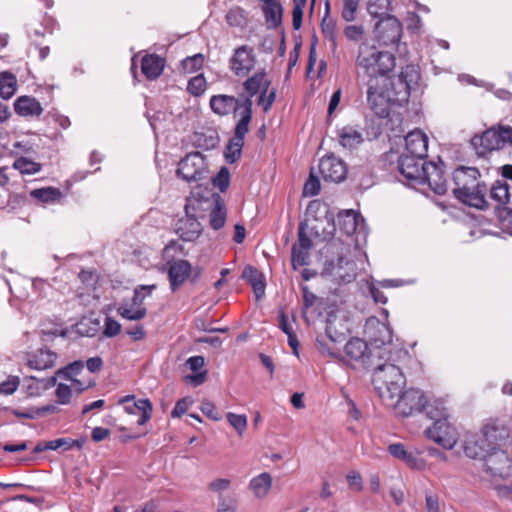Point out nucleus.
I'll return each instance as SVG.
<instances>
[{"label": "nucleus", "mask_w": 512, "mask_h": 512, "mask_svg": "<svg viewBox=\"0 0 512 512\" xmlns=\"http://www.w3.org/2000/svg\"><path fill=\"white\" fill-rule=\"evenodd\" d=\"M30 195L42 202H55L62 196L61 191L58 188L46 187L41 189H34L30 192Z\"/></svg>", "instance_id": "09e8293b"}, {"label": "nucleus", "mask_w": 512, "mask_h": 512, "mask_svg": "<svg viewBox=\"0 0 512 512\" xmlns=\"http://www.w3.org/2000/svg\"><path fill=\"white\" fill-rule=\"evenodd\" d=\"M16 77L9 72L0 73V97L11 98L16 92Z\"/></svg>", "instance_id": "37998d69"}, {"label": "nucleus", "mask_w": 512, "mask_h": 512, "mask_svg": "<svg viewBox=\"0 0 512 512\" xmlns=\"http://www.w3.org/2000/svg\"><path fill=\"white\" fill-rule=\"evenodd\" d=\"M190 273L191 265L187 260L175 261L168 271L172 290L175 291L180 285H182Z\"/></svg>", "instance_id": "a878e982"}, {"label": "nucleus", "mask_w": 512, "mask_h": 512, "mask_svg": "<svg viewBox=\"0 0 512 512\" xmlns=\"http://www.w3.org/2000/svg\"><path fill=\"white\" fill-rule=\"evenodd\" d=\"M15 112L24 117L40 116L43 108L38 100L30 96H20L14 103Z\"/></svg>", "instance_id": "bb28decb"}, {"label": "nucleus", "mask_w": 512, "mask_h": 512, "mask_svg": "<svg viewBox=\"0 0 512 512\" xmlns=\"http://www.w3.org/2000/svg\"><path fill=\"white\" fill-rule=\"evenodd\" d=\"M419 73L414 66H406L402 69L397 81L393 84L396 90L394 101L403 104L408 102L411 90L418 85Z\"/></svg>", "instance_id": "4468645a"}, {"label": "nucleus", "mask_w": 512, "mask_h": 512, "mask_svg": "<svg viewBox=\"0 0 512 512\" xmlns=\"http://www.w3.org/2000/svg\"><path fill=\"white\" fill-rule=\"evenodd\" d=\"M229 69L236 77H247L257 64V55L252 46L244 44L236 47L229 58Z\"/></svg>", "instance_id": "9d476101"}, {"label": "nucleus", "mask_w": 512, "mask_h": 512, "mask_svg": "<svg viewBox=\"0 0 512 512\" xmlns=\"http://www.w3.org/2000/svg\"><path fill=\"white\" fill-rule=\"evenodd\" d=\"M506 143L511 144V137L507 132V128L503 126L488 129L481 135H475L471 139V145L479 155H484L488 151L498 150Z\"/></svg>", "instance_id": "1a4fd4ad"}, {"label": "nucleus", "mask_w": 512, "mask_h": 512, "mask_svg": "<svg viewBox=\"0 0 512 512\" xmlns=\"http://www.w3.org/2000/svg\"><path fill=\"white\" fill-rule=\"evenodd\" d=\"M426 410L427 416L435 421H444V419H448L447 409L444 406L443 401L434 400L432 403L425 404L423 408Z\"/></svg>", "instance_id": "49530a36"}, {"label": "nucleus", "mask_w": 512, "mask_h": 512, "mask_svg": "<svg viewBox=\"0 0 512 512\" xmlns=\"http://www.w3.org/2000/svg\"><path fill=\"white\" fill-rule=\"evenodd\" d=\"M379 358L383 364L376 366L373 373V384L383 402H391L400 395L405 385L404 375L399 364L408 358L405 349L394 347L381 350Z\"/></svg>", "instance_id": "f257e3e1"}, {"label": "nucleus", "mask_w": 512, "mask_h": 512, "mask_svg": "<svg viewBox=\"0 0 512 512\" xmlns=\"http://www.w3.org/2000/svg\"><path fill=\"white\" fill-rule=\"evenodd\" d=\"M13 167L22 174L33 175L40 171L41 164L26 157H20L14 161Z\"/></svg>", "instance_id": "8fccbe9b"}, {"label": "nucleus", "mask_w": 512, "mask_h": 512, "mask_svg": "<svg viewBox=\"0 0 512 512\" xmlns=\"http://www.w3.org/2000/svg\"><path fill=\"white\" fill-rule=\"evenodd\" d=\"M365 335L376 348L384 347V349L393 348L392 330L390 327L379 321L377 318H369L365 324Z\"/></svg>", "instance_id": "ddd939ff"}, {"label": "nucleus", "mask_w": 512, "mask_h": 512, "mask_svg": "<svg viewBox=\"0 0 512 512\" xmlns=\"http://www.w3.org/2000/svg\"><path fill=\"white\" fill-rule=\"evenodd\" d=\"M201 201L195 196L187 199L185 205V217L178 220L176 225V233L186 242L195 241L202 232V226L197 220V212L200 210Z\"/></svg>", "instance_id": "423d86ee"}, {"label": "nucleus", "mask_w": 512, "mask_h": 512, "mask_svg": "<svg viewBox=\"0 0 512 512\" xmlns=\"http://www.w3.org/2000/svg\"><path fill=\"white\" fill-rule=\"evenodd\" d=\"M243 104H240L239 100L234 96L229 95H214L210 99V107L218 115L224 116L232 112H235L240 107L244 110Z\"/></svg>", "instance_id": "4be33fe9"}, {"label": "nucleus", "mask_w": 512, "mask_h": 512, "mask_svg": "<svg viewBox=\"0 0 512 512\" xmlns=\"http://www.w3.org/2000/svg\"><path fill=\"white\" fill-rule=\"evenodd\" d=\"M193 400L189 397L182 398L178 400L171 412V416L174 418H179L184 415L188 408L192 405Z\"/></svg>", "instance_id": "338daca9"}, {"label": "nucleus", "mask_w": 512, "mask_h": 512, "mask_svg": "<svg viewBox=\"0 0 512 512\" xmlns=\"http://www.w3.org/2000/svg\"><path fill=\"white\" fill-rule=\"evenodd\" d=\"M489 451L485 442H482L480 435L472 436L465 442L464 452L470 458L482 460Z\"/></svg>", "instance_id": "4c0bfd02"}, {"label": "nucleus", "mask_w": 512, "mask_h": 512, "mask_svg": "<svg viewBox=\"0 0 512 512\" xmlns=\"http://www.w3.org/2000/svg\"><path fill=\"white\" fill-rule=\"evenodd\" d=\"M389 81L367 80V103L370 109L380 118H385L390 113L389 97L385 94V88Z\"/></svg>", "instance_id": "9b49d317"}, {"label": "nucleus", "mask_w": 512, "mask_h": 512, "mask_svg": "<svg viewBox=\"0 0 512 512\" xmlns=\"http://www.w3.org/2000/svg\"><path fill=\"white\" fill-rule=\"evenodd\" d=\"M326 16L323 18L321 23V30L323 33V36L326 40L331 42V47L333 50L337 47V32H336V26L333 20H331L328 17L329 13V4L326 5Z\"/></svg>", "instance_id": "a18cd8bd"}, {"label": "nucleus", "mask_w": 512, "mask_h": 512, "mask_svg": "<svg viewBox=\"0 0 512 512\" xmlns=\"http://www.w3.org/2000/svg\"><path fill=\"white\" fill-rule=\"evenodd\" d=\"M227 24L233 28L244 29L247 27L249 22L248 12L240 7H231L225 15Z\"/></svg>", "instance_id": "58836bf2"}, {"label": "nucleus", "mask_w": 512, "mask_h": 512, "mask_svg": "<svg viewBox=\"0 0 512 512\" xmlns=\"http://www.w3.org/2000/svg\"><path fill=\"white\" fill-rule=\"evenodd\" d=\"M356 65L363 70L367 80L389 81L386 77L395 67V57L387 51H379L367 42L360 43Z\"/></svg>", "instance_id": "7ed1b4c3"}, {"label": "nucleus", "mask_w": 512, "mask_h": 512, "mask_svg": "<svg viewBox=\"0 0 512 512\" xmlns=\"http://www.w3.org/2000/svg\"><path fill=\"white\" fill-rule=\"evenodd\" d=\"M58 409L55 405H45L40 408H29L25 411H20L18 409H12L11 412L18 418L25 419H35L39 416H42L46 413H54Z\"/></svg>", "instance_id": "de8ad7c7"}, {"label": "nucleus", "mask_w": 512, "mask_h": 512, "mask_svg": "<svg viewBox=\"0 0 512 512\" xmlns=\"http://www.w3.org/2000/svg\"><path fill=\"white\" fill-rule=\"evenodd\" d=\"M482 442H485L486 446L491 449H498L500 442H502L507 436V431L503 427H499L496 424H487L480 434Z\"/></svg>", "instance_id": "c85d7f7f"}, {"label": "nucleus", "mask_w": 512, "mask_h": 512, "mask_svg": "<svg viewBox=\"0 0 512 512\" xmlns=\"http://www.w3.org/2000/svg\"><path fill=\"white\" fill-rule=\"evenodd\" d=\"M227 421L242 436L247 428V417L243 414L227 413Z\"/></svg>", "instance_id": "4d7b16f0"}, {"label": "nucleus", "mask_w": 512, "mask_h": 512, "mask_svg": "<svg viewBox=\"0 0 512 512\" xmlns=\"http://www.w3.org/2000/svg\"><path fill=\"white\" fill-rule=\"evenodd\" d=\"M262 12L268 28L276 29L282 24L283 7L280 2L262 6Z\"/></svg>", "instance_id": "e433bc0d"}, {"label": "nucleus", "mask_w": 512, "mask_h": 512, "mask_svg": "<svg viewBox=\"0 0 512 512\" xmlns=\"http://www.w3.org/2000/svg\"><path fill=\"white\" fill-rule=\"evenodd\" d=\"M426 436L445 449H453L458 441L456 428L448 421H435L425 430Z\"/></svg>", "instance_id": "f8f14e48"}, {"label": "nucleus", "mask_w": 512, "mask_h": 512, "mask_svg": "<svg viewBox=\"0 0 512 512\" xmlns=\"http://www.w3.org/2000/svg\"><path fill=\"white\" fill-rule=\"evenodd\" d=\"M343 33L349 41L353 42H364L363 38L365 35V29L362 25L351 24L347 25Z\"/></svg>", "instance_id": "13d9d810"}, {"label": "nucleus", "mask_w": 512, "mask_h": 512, "mask_svg": "<svg viewBox=\"0 0 512 512\" xmlns=\"http://www.w3.org/2000/svg\"><path fill=\"white\" fill-rule=\"evenodd\" d=\"M338 136L340 144L348 149H354L363 142L362 133L351 126L341 128Z\"/></svg>", "instance_id": "c9c22d12"}, {"label": "nucleus", "mask_w": 512, "mask_h": 512, "mask_svg": "<svg viewBox=\"0 0 512 512\" xmlns=\"http://www.w3.org/2000/svg\"><path fill=\"white\" fill-rule=\"evenodd\" d=\"M388 451L393 457L403 461L411 468L421 469L424 466L423 461L418 457L419 453L407 450L401 443L389 445Z\"/></svg>", "instance_id": "b1692460"}, {"label": "nucleus", "mask_w": 512, "mask_h": 512, "mask_svg": "<svg viewBox=\"0 0 512 512\" xmlns=\"http://www.w3.org/2000/svg\"><path fill=\"white\" fill-rule=\"evenodd\" d=\"M206 88V80L202 75H198L189 80L187 90L194 96L201 95Z\"/></svg>", "instance_id": "052dcab7"}, {"label": "nucleus", "mask_w": 512, "mask_h": 512, "mask_svg": "<svg viewBox=\"0 0 512 512\" xmlns=\"http://www.w3.org/2000/svg\"><path fill=\"white\" fill-rule=\"evenodd\" d=\"M56 385V378L49 377L45 379H37L35 377H26L23 381V390L29 397H38L44 391Z\"/></svg>", "instance_id": "393cba45"}, {"label": "nucleus", "mask_w": 512, "mask_h": 512, "mask_svg": "<svg viewBox=\"0 0 512 512\" xmlns=\"http://www.w3.org/2000/svg\"><path fill=\"white\" fill-rule=\"evenodd\" d=\"M118 314L127 320L138 321L143 319L147 315V309L145 306H131L128 303H123L117 308Z\"/></svg>", "instance_id": "79ce46f5"}, {"label": "nucleus", "mask_w": 512, "mask_h": 512, "mask_svg": "<svg viewBox=\"0 0 512 512\" xmlns=\"http://www.w3.org/2000/svg\"><path fill=\"white\" fill-rule=\"evenodd\" d=\"M204 63V56L202 54H195L189 56L182 61L183 71L186 73H194L198 71Z\"/></svg>", "instance_id": "6e6d98bb"}, {"label": "nucleus", "mask_w": 512, "mask_h": 512, "mask_svg": "<svg viewBox=\"0 0 512 512\" xmlns=\"http://www.w3.org/2000/svg\"><path fill=\"white\" fill-rule=\"evenodd\" d=\"M57 402L66 405L70 402L72 396L71 387L67 384L59 383L55 391Z\"/></svg>", "instance_id": "e2e57ef3"}, {"label": "nucleus", "mask_w": 512, "mask_h": 512, "mask_svg": "<svg viewBox=\"0 0 512 512\" xmlns=\"http://www.w3.org/2000/svg\"><path fill=\"white\" fill-rule=\"evenodd\" d=\"M385 405L393 407L395 413L402 417H407L415 412H421L426 404L424 394L418 389H408L403 391L391 402H384Z\"/></svg>", "instance_id": "0eeeda50"}, {"label": "nucleus", "mask_w": 512, "mask_h": 512, "mask_svg": "<svg viewBox=\"0 0 512 512\" xmlns=\"http://www.w3.org/2000/svg\"><path fill=\"white\" fill-rule=\"evenodd\" d=\"M207 172L206 157L196 151L187 154L180 160L176 175L186 182H196L205 178Z\"/></svg>", "instance_id": "6e6552de"}, {"label": "nucleus", "mask_w": 512, "mask_h": 512, "mask_svg": "<svg viewBox=\"0 0 512 512\" xmlns=\"http://www.w3.org/2000/svg\"><path fill=\"white\" fill-rule=\"evenodd\" d=\"M390 5V0H370L367 11L372 17H385L390 10Z\"/></svg>", "instance_id": "603ef678"}, {"label": "nucleus", "mask_w": 512, "mask_h": 512, "mask_svg": "<svg viewBox=\"0 0 512 512\" xmlns=\"http://www.w3.org/2000/svg\"><path fill=\"white\" fill-rule=\"evenodd\" d=\"M164 66V59L156 54L145 55L142 58L141 70L149 80L157 79L161 75Z\"/></svg>", "instance_id": "cd10ccee"}, {"label": "nucleus", "mask_w": 512, "mask_h": 512, "mask_svg": "<svg viewBox=\"0 0 512 512\" xmlns=\"http://www.w3.org/2000/svg\"><path fill=\"white\" fill-rule=\"evenodd\" d=\"M423 159L415 156L401 155L398 161L400 173L408 180L423 184V175H425L426 164H428Z\"/></svg>", "instance_id": "f3484780"}, {"label": "nucleus", "mask_w": 512, "mask_h": 512, "mask_svg": "<svg viewBox=\"0 0 512 512\" xmlns=\"http://www.w3.org/2000/svg\"><path fill=\"white\" fill-rule=\"evenodd\" d=\"M320 191V181L317 177L313 176L312 174L307 179V181L304 184L303 187V195L304 196H315Z\"/></svg>", "instance_id": "69168bd1"}, {"label": "nucleus", "mask_w": 512, "mask_h": 512, "mask_svg": "<svg viewBox=\"0 0 512 512\" xmlns=\"http://www.w3.org/2000/svg\"><path fill=\"white\" fill-rule=\"evenodd\" d=\"M511 460L505 451L491 449L482 458V468L491 476L503 477L509 473Z\"/></svg>", "instance_id": "2eb2a0df"}, {"label": "nucleus", "mask_w": 512, "mask_h": 512, "mask_svg": "<svg viewBox=\"0 0 512 512\" xmlns=\"http://www.w3.org/2000/svg\"><path fill=\"white\" fill-rule=\"evenodd\" d=\"M212 183L221 192H225L230 183V172L226 167H222L216 176L212 178Z\"/></svg>", "instance_id": "bf43d9fd"}, {"label": "nucleus", "mask_w": 512, "mask_h": 512, "mask_svg": "<svg viewBox=\"0 0 512 512\" xmlns=\"http://www.w3.org/2000/svg\"><path fill=\"white\" fill-rule=\"evenodd\" d=\"M348 328L345 321L336 314H329L326 320L325 337L331 343H339L345 339Z\"/></svg>", "instance_id": "5701e85b"}, {"label": "nucleus", "mask_w": 512, "mask_h": 512, "mask_svg": "<svg viewBox=\"0 0 512 512\" xmlns=\"http://www.w3.org/2000/svg\"><path fill=\"white\" fill-rule=\"evenodd\" d=\"M319 171L325 181L335 183L343 181L347 174L344 162L333 155L321 159Z\"/></svg>", "instance_id": "6ab92c4d"}, {"label": "nucleus", "mask_w": 512, "mask_h": 512, "mask_svg": "<svg viewBox=\"0 0 512 512\" xmlns=\"http://www.w3.org/2000/svg\"><path fill=\"white\" fill-rule=\"evenodd\" d=\"M425 183L438 195H443L447 191V182L442 169L432 162L426 164L425 175H423V184Z\"/></svg>", "instance_id": "412c9836"}, {"label": "nucleus", "mask_w": 512, "mask_h": 512, "mask_svg": "<svg viewBox=\"0 0 512 512\" xmlns=\"http://www.w3.org/2000/svg\"><path fill=\"white\" fill-rule=\"evenodd\" d=\"M406 152L404 155L425 158L428 152V138L420 130H414L405 137Z\"/></svg>", "instance_id": "aec40b11"}, {"label": "nucleus", "mask_w": 512, "mask_h": 512, "mask_svg": "<svg viewBox=\"0 0 512 512\" xmlns=\"http://www.w3.org/2000/svg\"><path fill=\"white\" fill-rule=\"evenodd\" d=\"M235 502L233 497L220 495L218 497L217 512H236Z\"/></svg>", "instance_id": "774afa93"}, {"label": "nucleus", "mask_w": 512, "mask_h": 512, "mask_svg": "<svg viewBox=\"0 0 512 512\" xmlns=\"http://www.w3.org/2000/svg\"><path fill=\"white\" fill-rule=\"evenodd\" d=\"M56 353L48 349H39L28 359V365L35 370H45L54 366Z\"/></svg>", "instance_id": "2f4dec72"}, {"label": "nucleus", "mask_w": 512, "mask_h": 512, "mask_svg": "<svg viewBox=\"0 0 512 512\" xmlns=\"http://www.w3.org/2000/svg\"><path fill=\"white\" fill-rule=\"evenodd\" d=\"M156 288V285H141L135 288L134 295L129 303L131 306H144V299L151 294V292Z\"/></svg>", "instance_id": "5fc2aeb1"}, {"label": "nucleus", "mask_w": 512, "mask_h": 512, "mask_svg": "<svg viewBox=\"0 0 512 512\" xmlns=\"http://www.w3.org/2000/svg\"><path fill=\"white\" fill-rule=\"evenodd\" d=\"M375 32L382 44H396L402 36V25L395 16L386 15L376 23Z\"/></svg>", "instance_id": "dca6fc26"}, {"label": "nucleus", "mask_w": 512, "mask_h": 512, "mask_svg": "<svg viewBox=\"0 0 512 512\" xmlns=\"http://www.w3.org/2000/svg\"><path fill=\"white\" fill-rule=\"evenodd\" d=\"M231 486V480L228 478H216L212 480L209 485L208 489L211 492L218 493V497L222 495V492L228 490Z\"/></svg>", "instance_id": "0e129e2a"}, {"label": "nucleus", "mask_w": 512, "mask_h": 512, "mask_svg": "<svg viewBox=\"0 0 512 512\" xmlns=\"http://www.w3.org/2000/svg\"><path fill=\"white\" fill-rule=\"evenodd\" d=\"M339 229L346 235H352L357 229V214L353 210L340 212L337 217Z\"/></svg>", "instance_id": "ea45409f"}, {"label": "nucleus", "mask_w": 512, "mask_h": 512, "mask_svg": "<svg viewBox=\"0 0 512 512\" xmlns=\"http://www.w3.org/2000/svg\"><path fill=\"white\" fill-rule=\"evenodd\" d=\"M212 204H213V208L210 212V217H209L210 226L214 230H219L222 227H224L225 222H226L227 213H226L225 203L219 194L213 193L212 194Z\"/></svg>", "instance_id": "c756f323"}, {"label": "nucleus", "mask_w": 512, "mask_h": 512, "mask_svg": "<svg viewBox=\"0 0 512 512\" xmlns=\"http://www.w3.org/2000/svg\"><path fill=\"white\" fill-rule=\"evenodd\" d=\"M124 410L128 414L139 415L138 425H144L152 415L153 407L148 399H139L131 405H126Z\"/></svg>", "instance_id": "72a5a7b5"}, {"label": "nucleus", "mask_w": 512, "mask_h": 512, "mask_svg": "<svg viewBox=\"0 0 512 512\" xmlns=\"http://www.w3.org/2000/svg\"><path fill=\"white\" fill-rule=\"evenodd\" d=\"M316 348L323 356L335 357L337 355L335 344L327 343L323 336H318L316 338Z\"/></svg>", "instance_id": "680f3d73"}, {"label": "nucleus", "mask_w": 512, "mask_h": 512, "mask_svg": "<svg viewBox=\"0 0 512 512\" xmlns=\"http://www.w3.org/2000/svg\"><path fill=\"white\" fill-rule=\"evenodd\" d=\"M310 250L301 248L297 245L292 246V265L294 269L297 267L306 266L309 264Z\"/></svg>", "instance_id": "864d4df0"}, {"label": "nucleus", "mask_w": 512, "mask_h": 512, "mask_svg": "<svg viewBox=\"0 0 512 512\" xmlns=\"http://www.w3.org/2000/svg\"><path fill=\"white\" fill-rule=\"evenodd\" d=\"M242 278L252 286L257 299L264 296L266 288L265 278L258 269L253 266L245 267L242 273Z\"/></svg>", "instance_id": "7c9ffc66"}, {"label": "nucleus", "mask_w": 512, "mask_h": 512, "mask_svg": "<svg viewBox=\"0 0 512 512\" xmlns=\"http://www.w3.org/2000/svg\"><path fill=\"white\" fill-rule=\"evenodd\" d=\"M84 367V363L81 360L74 361L73 363L67 365L64 369L59 370L58 374L64 376L66 379L72 380L75 388L80 393L85 388L82 386L81 382L79 380L73 379V376L78 375Z\"/></svg>", "instance_id": "c03bdc74"}, {"label": "nucleus", "mask_w": 512, "mask_h": 512, "mask_svg": "<svg viewBox=\"0 0 512 512\" xmlns=\"http://www.w3.org/2000/svg\"><path fill=\"white\" fill-rule=\"evenodd\" d=\"M349 252L348 247L341 245L337 249V257L325 263L323 274L339 284L352 282L357 275V266L348 257Z\"/></svg>", "instance_id": "20e7f679"}, {"label": "nucleus", "mask_w": 512, "mask_h": 512, "mask_svg": "<svg viewBox=\"0 0 512 512\" xmlns=\"http://www.w3.org/2000/svg\"><path fill=\"white\" fill-rule=\"evenodd\" d=\"M252 105L250 99L244 101V110L241 112V118L236 124L235 135L231 138L226 146L225 159L228 163H235L241 156L244 145L245 135L249 131V123L252 118Z\"/></svg>", "instance_id": "39448f33"}, {"label": "nucleus", "mask_w": 512, "mask_h": 512, "mask_svg": "<svg viewBox=\"0 0 512 512\" xmlns=\"http://www.w3.org/2000/svg\"><path fill=\"white\" fill-rule=\"evenodd\" d=\"M272 487V477L268 472H262L253 477L248 485L249 490L258 499L265 498Z\"/></svg>", "instance_id": "473e14b6"}, {"label": "nucleus", "mask_w": 512, "mask_h": 512, "mask_svg": "<svg viewBox=\"0 0 512 512\" xmlns=\"http://www.w3.org/2000/svg\"><path fill=\"white\" fill-rule=\"evenodd\" d=\"M271 84L270 79H268L266 71L264 68L258 70L255 72L252 76L248 77L243 82V88L245 92L247 93L246 98L244 101L248 98L252 101V97L256 95L258 92H260L259 98H258V105H261L264 103V99L267 94V89L269 88Z\"/></svg>", "instance_id": "a211bd4d"}, {"label": "nucleus", "mask_w": 512, "mask_h": 512, "mask_svg": "<svg viewBox=\"0 0 512 512\" xmlns=\"http://www.w3.org/2000/svg\"><path fill=\"white\" fill-rule=\"evenodd\" d=\"M480 177L481 174L477 168L458 167L453 172L452 192L462 203L478 209H486L488 207L487 187Z\"/></svg>", "instance_id": "f03ea898"}, {"label": "nucleus", "mask_w": 512, "mask_h": 512, "mask_svg": "<svg viewBox=\"0 0 512 512\" xmlns=\"http://www.w3.org/2000/svg\"><path fill=\"white\" fill-rule=\"evenodd\" d=\"M345 353L353 361L364 362L369 356L368 344L360 338H352L345 345Z\"/></svg>", "instance_id": "f704fd0d"}, {"label": "nucleus", "mask_w": 512, "mask_h": 512, "mask_svg": "<svg viewBox=\"0 0 512 512\" xmlns=\"http://www.w3.org/2000/svg\"><path fill=\"white\" fill-rule=\"evenodd\" d=\"M360 0H342L341 17L346 22H353L357 18Z\"/></svg>", "instance_id": "3c124183"}, {"label": "nucleus", "mask_w": 512, "mask_h": 512, "mask_svg": "<svg viewBox=\"0 0 512 512\" xmlns=\"http://www.w3.org/2000/svg\"><path fill=\"white\" fill-rule=\"evenodd\" d=\"M511 197L509 185L505 180H498L490 189V198L497 203V206L505 205Z\"/></svg>", "instance_id": "a19ab883"}]
</instances>
